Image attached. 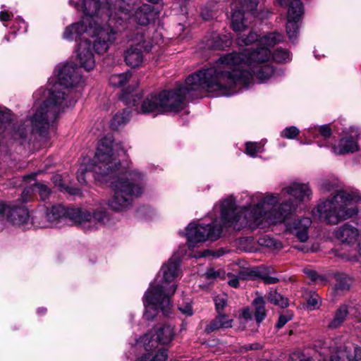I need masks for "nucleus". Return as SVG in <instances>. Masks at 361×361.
Masks as SVG:
<instances>
[{
  "label": "nucleus",
  "mask_w": 361,
  "mask_h": 361,
  "mask_svg": "<svg viewBox=\"0 0 361 361\" xmlns=\"http://www.w3.org/2000/svg\"><path fill=\"white\" fill-rule=\"evenodd\" d=\"M359 200L360 195L357 192L338 190L333 197L320 201L312 213L328 224L335 225L357 214V207L348 206Z\"/></svg>",
  "instance_id": "nucleus-9"
},
{
  "label": "nucleus",
  "mask_w": 361,
  "mask_h": 361,
  "mask_svg": "<svg viewBox=\"0 0 361 361\" xmlns=\"http://www.w3.org/2000/svg\"><path fill=\"white\" fill-rule=\"evenodd\" d=\"M8 209V206L5 204L0 202V214H3Z\"/></svg>",
  "instance_id": "nucleus-57"
},
{
  "label": "nucleus",
  "mask_w": 361,
  "mask_h": 361,
  "mask_svg": "<svg viewBox=\"0 0 361 361\" xmlns=\"http://www.w3.org/2000/svg\"><path fill=\"white\" fill-rule=\"evenodd\" d=\"M130 119V111L128 109L119 111L114 115L111 121V128L113 130H118L124 126Z\"/></svg>",
  "instance_id": "nucleus-24"
},
{
  "label": "nucleus",
  "mask_w": 361,
  "mask_h": 361,
  "mask_svg": "<svg viewBox=\"0 0 361 361\" xmlns=\"http://www.w3.org/2000/svg\"><path fill=\"white\" fill-rule=\"evenodd\" d=\"M243 317L245 319H251L252 318V313L249 309H245L243 311Z\"/></svg>",
  "instance_id": "nucleus-55"
},
{
  "label": "nucleus",
  "mask_w": 361,
  "mask_h": 361,
  "mask_svg": "<svg viewBox=\"0 0 361 361\" xmlns=\"http://www.w3.org/2000/svg\"><path fill=\"white\" fill-rule=\"evenodd\" d=\"M156 342L166 345L169 343L174 337L173 328L169 325L160 326L156 330Z\"/></svg>",
  "instance_id": "nucleus-23"
},
{
  "label": "nucleus",
  "mask_w": 361,
  "mask_h": 361,
  "mask_svg": "<svg viewBox=\"0 0 361 361\" xmlns=\"http://www.w3.org/2000/svg\"><path fill=\"white\" fill-rule=\"evenodd\" d=\"M297 249L302 251V252H306V250L303 248V247H296Z\"/></svg>",
  "instance_id": "nucleus-63"
},
{
  "label": "nucleus",
  "mask_w": 361,
  "mask_h": 361,
  "mask_svg": "<svg viewBox=\"0 0 361 361\" xmlns=\"http://www.w3.org/2000/svg\"><path fill=\"white\" fill-rule=\"evenodd\" d=\"M332 134V131L329 125H322L319 126L310 127L306 133L305 137L312 136L314 139L322 138L324 141H327Z\"/></svg>",
  "instance_id": "nucleus-22"
},
{
  "label": "nucleus",
  "mask_w": 361,
  "mask_h": 361,
  "mask_svg": "<svg viewBox=\"0 0 361 361\" xmlns=\"http://www.w3.org/2000/svg\"><path fill=\"white\" fill-rule=\"evenodd\" d=\"M153 341L151 340V336L149 334L145 335L143 337L140 338V342L144 343L145 345V349L147 350H149L150 348V346L149 345L150 342H152Z\"/></svg>",
  "instance_id": "nucleus-47"
},
{
  "label": "nucleus",
  "mask_w": 361,
  "mask_h": 361,
  "mask_svg": "<svg viewBox=\"0 0 361 361\" xmlns=\"http://www.w3.org/2000/svg\"><path fill=\"white\" fill-rule=\"evenodd\" d=\"M32 194H35V190H33V185L26 188L22 192L21 199L23 202H27L31 198Z\"/></svg>",
  "instance_id": "nucleus-43"
},
{
  "label": "nucleus",
  "mask_w": 361,
  "mask_h": 361,
  "mask_svg": "<svg viewBox=\"0 0 361 361\" xmlns=\"http://www.w3.org/2000/svg\"><path fill=\"white\" fill-rule=\"evenodd\" d=\"M271 58L277 63H286L290 61V52L283 49H277L274 53L271 56Z\"/></svg>",
  "instance_id": "nucleus-31"
},
{
  "label": "nucleus",
  "mask_w": 361,
  "mask_h": 361,
  "mask_svg": "<svg viewBox=\"0 0 361 361\" xmlns=\"http://www.w3.org/2000/svg\"><path fill=\"white\" fill-rule=\"evenodd\" d=\"M256 41L259 42L258 35L252 31H250L247 35H240L236 39V42L239 46L249 45Z\"/></svg>",
  "instance_id": "nucleus-30"
},
{
  "label": "nucleus",
  "mask_w": 361,
  "mask_h": 361,
  "mask_svg": "<svg viewBox=\"0 0 361 361\" xmlns=\"http://www.w3.org/2000/svg\"><path fill=\"white\" fill-rule=\"evenodd\" d=\"M116 4L119 8L118 9L115 8L117 16L113 23V27L117 29L118 31V26L121 25L123 22L128 20L130 19L140 25H147L149 23L150 20L154 19V13L149 5L145 4L140 6L135 11L132 17L129 9L125 7L126 4L124 1H118Z\"/></svg>",
  "instance_id": "nucleus-11"
},
{
  "label": "nucleus",
  "mask_w": 361,
  "mask_h": 361,
  "mask_svg": "<svg viewBox=\"0 0 361 361\" xmlns=\"http://www.w3.org/2000/svg\"><path fill=\"white\" fill-rule=\"evenodd\" d=\"M348 315V309L345 305H341L336 312L334 319L329 323V329H337L343 323Z\"/></svg>",
  "instance_id": "nucleus-25"
},
{
  "label": "nucleus",
  "mask_w": 361,
  "mask_h": 361,
  "mask_svg": "<svg viewBox=\"0 0 361 361\" xmlns=\"http://www.w3.org/2000/svg\"><path fill=\"white\" fill-rule=\"evenodd\" d=\"M82 80L80 68L72 63L63 66L59 71L58 81L48 90L40 89L35 94H42L44 99H37L35 111L17 128H11V113L7 109L0 107V134L5 137L10 136L20 145L29 142L33 136L38 135L47 137L50 126L58 115L66 107L75 105L78 97L71 87L79 85Z\"/></svg>",
  "instance_id": "nucleus-1"
},
{
  "label": "nucleus",
  "mask_w": 361,
  "mask_h": 361,
  "mask_svg": "<svg viewBox=\"0 0 361 361\" xmlns=\"http://www.w3.org/2000/svg\"><path fill=\"white\" fill-rule=\"evenodd\" d=\"M168 357L167 350L163 348L159 350L157 353L151 357L149 354L145 355L137 361H166Z\"/></svg>",
  "instance_id": "nucleus-33"
},
{
  "label": "nucleus",
  "mask_w": 361,
  "mask_h": 361,
  "mask_svg": "<svg viewBox=\"0 0 361 361\" xmlns=\"http://www.w3.org/2000/svg\"><path fill=\"white\" fill-rule=\"evenodd\" d=\"M176 4L180 6V10L183 13H186V6L189 0H176Z\"/></svg>",
  "instance_id": "nucleus-51"
},
{
  "label": "nucleus",
  "mask_w": 361,
  "mask_h": 361,
  "mask_svg": "<svg viewBox=\"0 0 361 361\" xmlns=\"http://www.w3.org/2000/svg\"><path fill=\"white\" fill-rule=\"evenodd\" d=\"M207 279H216L220 276V272L214 270V269H209L204 274Z\"/></svg>",
  "instance_id": "nucleus-46"
},
{
  "label": "nucleus",
  "mask_w": 361,
  "mask_h": 361,
  "mask_svg": "<svg viewBox=\"0 0 361 361\" xmlns=\"http://www.w3.org/2000/svg\"><path fill=\"white\" fill-rule=\"evenodd\" d=\"M305 274L313 281H317L319 278L317 272L313 270H307Z\"/></svg>",
  "instance_id": "nucleus-49"
},
{
  "label": "nucleus",
  "mask_w": 361,
  "mask_h": 361,
  "mask_svg": "<svg viewBox=\"0 0 361 361\" xmlns=\"http://www.w3.org/2000/svg\"><path fill=\"white\" fill-rule=\"evenodd\" d=\"M335 237L341 243L352 245L357 243L359 231L355 226L347 223L336 229Z\"/></svg>",
  "instance_id": "nucleus-16"
},
{
  "label": "nucleus",
  "mask_w": 361,
  "mask_h": 361,
  "mask_svg": "<svg viewBox=\"0 0 361 361\" xmlns=\"http://www.w3.org/2000/svg\"><path fill=\"white\" fill-rule=\"evenodd\" d=\"M85 172H86V169L81 168V169H80V170H78V171L77 173V179H78V182L81 184L86 183Z\"/></svg>",
  "instance_id": "nucleus-45"
},
{
  "label": "nucleus",
  "mask_w": 361,
  "mask_h": 361,
  "mask_svg": "<svg viewBox=\"0 0 361 361\" xmlns=\"http://www.w3.org/2000/svg\"><path fill=\"white\" fill-rule=\"evenodd\" d=\"M359 149L356 137L353 135L341 138L337 145L332 147L333 152L336 154L353 153Z\"/></svg>",
  "instance_id": "nucleus-19"
},
{
  "label": "nucleus",
  "mask_w": 361,
  "mask_h": 361,
  "mask_svg": "<svg viewBox=\"0 0 361 361\" xmlns=\"http://www.w3.org/2000/svg\"><path fill=\"white\" fill-rule=\"evenodd\" d=\"M283 41V35L277 32H270L259 39L258 44L260 46L255 50L248 49L242 52H232L228 54L238 56V61L233 66V71L229 70L224 73L225 76L231 75L238 81L233 85V90L240 88V86L247 87L253 80V74L260 82H264L272 77L275 73L274 68L267 64L271 59L270 47L275 46Z\"/></svg>",
  "instance_id": "nucleus-5"
},
{
  "label": "nucleus",
  "mask_w": 361,
  "mask_h": 361,
  "mask_svg": "<svg viewBox=\"0 0 361 361\" xmlns=\"http://www.w3.org/2000/svg\"><path fill=\"white\" fill-rule=\"evenodd\" d=\"M258 0H233L231 4V27L236 32H242L247 27L245 13L256 11Z\"/></svg>",
  "instance_id": "nucleus-12"
},
{
  "label": "nucleus",
  "mask_w": 361,
  "mask_h": 361,
  "mask_svg": "<svg viewBox=\"0 0 361 361\" xmlns=\"http://www.w3.org/2000/svg\"><path fill=\"white\" fill-rule=\"evenodd\" d=\"M300 133V130L295 126L286 128L281 133V136L287 139H294Z\"/></svg>",
  "instance_id": "nucleus-36"
},
{
  "label": "nucleus",
  "mask_w": 361,
  "mask_h": 361,
  "mask_svg": "<svg viewBox=\"0 0 361 361\" xmlns=\"http://www.w3.org/2000/svg\"><path fill=\"white\" fill-rule=\"evenodd\" d=\"M267 298L271 303L282 308L286 307L288 305L287 298L282 296L276 290H271L268 294Z\"/></svg>",
  "instance_id": "nucleus-29"
},
{
  "label": "nucleus",
  "mask_w": 361,
  "mask_h": 361,
  "mask_svg": "<svg viewBox=\"0 0 361 361\" xmlns=\"http://www.w3.org/2000/svg\"><path fill=\"white\" fill-rule=\"evenodd\" d=\"M281 6H288L286 32L288 38L294 41L298 34V22L303 14V5L300 0H277Z\"/></svg>",
  "instance_id": "nucleus-14"
},
{
  "label": "nucleus",
  "mask_w": 361,
  "mask_h": 361,
  "mask_svg": "<svg viewBox=\"0 0 361 361\" xmlns=\"http://www.w3.org/2000/svg\"><path fill=\"white\" fill-rule=\"evenodd\" d=\"M45 217L51 225L56 226L59 222L69 219L86 231L97 230L111 222L110 215L102 207L92 209H65L60 204L53 205L47 209Z\"/></svg>",
  "instance_id": "nucleus-8"
},
{
  "label": "nucleus",
  "mask_w": 361,
  "mask_h": 361,
  "mask_svg": "<svg viewBox=\"0 0 361 361\" xmlns=\"http://www.w3.org/2000/svg\"><path fill=\"white\" fill-rule=\"evenodd\" d=\"M164 288L165 286L161 284L150 286L145 292L143 303L145 308L144 317L147 320H152L157 315L159 310L165 316L171 314V296L175 293L176 286H171L162 294Z\"/></svg>",
  "instance_id": "nucleus-10"
},
{
  "label": "nucleus",
  "mask_w": 361,
  "mask_h": 361,
  "mask_svg": "<svg viewBox=\"0 0 361 361\" xmlns=\"http://www.w3.org/2000/svg\"><path fill=\"white\" fill-rule=\"evenodd\" d=\"M10 20V15L7 11L0 12V20L1 21H8Z\"/></svg>",
  "instance_id": "nucleus-53"
},
{
  "label": "nucleus",
  "mask_w": 361,
  "mask_h": 361,
  "mask_svg": "<svg viewBox=\"0 0 361 361\" xmlns=\"http://www.w3.org/2000/svg\"><path fill=\"white\" fill-rule=\"evenodd\" d=\"M221 216L219 220H215L211 224L206 226L196 225L195 223H190L186 228V237L189 247H193L196 243L204 242L208 239L215 240L218 239L224 228L237 229L233 225L229 224V221L237 219V218H243L245 210V206L236 207L235 200L233 196L228 197L220 203Z\"/></svg>",
  "instance_id": "nucleus-7"
},
{
  "label": "nucleus",
  "mask_w": 361,
  "mask_h": 361,
  "mask_svg": "<svg viewBox=\"0 0 361 361\" xmlns=\"http://www.w3.org/2000/svg\"><path fill=\"white\" fill-rule=\"evenodd\" d=\"M178 309L182 313L187 316H191L193 314L192 307L189 303H187L184 305H180Z\"/></svg>",
  "instance_id": "nucleus-44"
},
{
  "label": "nucleus",
  "mask_w": 361,
  "mask_h": 361,
  "mask_svg": "<svg viewBox=\"0 0 361 361\" xmlns=\"http://www.w3.org/2000/svg\"><path fill=\"white\" fill-rule=\"evenodd\" d=\"M307 308L314 310L318 309L321 305L319 296L314 292L311 293L306 299Z\"/></svg>",
  "instance_id": "nucleus-34"
},
{
  "label": "nucleus",
  "mask_w": 361,
  "mask_h": 361,
  "mask_svg": "<svg viewBox=\"0 0 361 361\" xmlns=\"http://www.w3.org/2000/svg\"><path fill=\"white\" fill-rule=\"evenodd\" d=\"M255 309L254 316L257 323L262 322L266 317L265 302L262 296L256 298L252 302Z\"/></svg>",
  "instance_id": "nucleus-26"
},
{
  "label": "nucleus",
  "mask_w": 361,
  "mask_h": 361,
  "mask_svg": "<svg viewBox=\"0 0 361 361\" xmlns=\"http://www.w3.org/2000/svg\"><path fill=\"white\" fill-rule=\"evenodd\" d=\"M52 180H53V183L59 186L60 188H63V184H62V178H61V176L59 175V174H56L55 176H54L52 177Z\"/></svg>",
  "instance_id": "nucleus-50"
},
{
  "label": "nucleus",
  "mask_w": 361,
  "mask_h": 361,
  "mask_svg": "<svg viewBox=\"0 0 361 361\" xmlns=\"http://www.w3.org/2000/svg\"><path fill=\"white\" fill-rule=\"evenodd\" d=\"M33 190H35V194H37L43 201L46 200L51 194L49 188L42 183H36L34 184Z\"/></svg>",
  "instance_id": "nucleus-32"
},
{
  "label": "nucleus",
  "mask_w": 361,
  "mask_h": 361,
  "mask_svg": "<svg viewBox=\"0 0 361 361\" xmlns=\"http://www.w3.org/2000/svg\"><path fill=\"white\" fill-rule=\"evenodd\" d=\"M148 1L152 3H157L159 1V0H148Z\"/></svg>",
  "instance_id": "nucleus-64"
},
{
  "label": "nucleus",
  "mask_w": 361,
  "mask_h": 361,
  "mask_svg": "<svg viewBox=\"0 0 361 361\" xmlns=\"http://www.w3.org/2000/svg\"><path fill=\"white\" fill-rule=\"evenodd\" d=\"M80 8L84 13L82 20L67 27L63 38L71 40L82 35L95 37L93 44L95 52L98 54H104L117 39L118 30L113 27V23L117 16L116 10L111 11L108 25L101 27L95 20L100 8L99 0H82Z\"/></svg>",
  "instance_id": "nucleus-6"
},
{
  "label": "nucleus",
  "mask_w": 361,
  "mask_h": 361,
  "mask_svg": "<svg viewBox=\"0 0 361 361\" xmlns=\"http://www.w3.org/2000/svg\"><path fill=\"white\" fill-rule=\"evenodd\" d=\"M47 309L46 308H44V307H40L37 310V313L38 314H40V313H44L46 312Z\"/></svg>",
  "instance_id": "nucleus-59"
},
{
  "label": "nucleus",
  "mask_w": 361,
  "mask_h": 361,
  "mask_svg": "<svg viewBox=\"0 0 361 361\" xmlns=\"http://www.w3.org/2000/svg\"><path fill=\"white\" fill-rule=\"evenodd\" d=\"M201 16L203 19L205 20H209L212 18V16L211 14H205L203 12L201 13Z\"/></svg>",
  "instance_id": "nucleus-58"
},
{
  "label": "nucleus",
  "mask_w": 361,
  "mask_h": 361,
  "mask_svg": "<svg viewBox=\"0 0 361 361\" xmlns=\"http://www.w3.org/2000/svg\"><path fill=\"white\" fill-rule=\"evenodd\" d=\"M228 284L233 288H237L239 285V280L238 279H233L229 280Z\"/></svg>",
  "instance_id": "nucleus-54"
},
{
  "label": "nucleus",
  "mask_w": 361,
  "mask_h": 361,
  "mask_svg": "<svg viewBox=\"0 0 361 361\" xmlns=\"http://www.w3.org/2000/svg\"><path fill=\"white\" fill-rule=\"evenodd\" d=\"M233 319L222 313H218L216 318L211 321L206 326L205 331L208 333L216 331L219 329H227L232 326Z\"/></svg>",
  "instance_id": "nucleus-21"
},
{
  "label": "nucleus",
  "mask_w": 361,
  "mask_h": 361,
  "mask_svg": "<svg viewBox=\"0 0 361 361\" xmlns=\"http://www.w3.org/2000/svg\"><path fill=\"white\" fill-rule=\"evenodd\" d=\"M238 59L235 54H224L213 66L189 75L184 85L178 84L172 90L148 95L141 104L140 111L142 114L178 112L183 108L187 96H200L203 90L225 96L233 94L236 92L233 85L238 79L231 75L225 76L224 73L234 70Z\"/></svg>",
  "instance_id": "nucleus-2"
},
{
  "label": "nucleus",
  "mask_w": 361,
  "mask_h": 361,
  "mask_svg": "<svg viewBox=\"0 0 361 361\" xmlns=\"http://www.w3.org/2000/svg\"><path fill=\"white\" fill-rule=\"evenodd\" d=\"M35 176H36V174H35V173H32V174H31V175H28V176H25V178H34Z\"/></svg>",
  "instance_id": "nucleus-60"
},
{
  "label": "nucleus",
  "mask_w": 361,
  "mask_h": 361,
  "mask_svg": "<svg viewBox=\"0 0 361 361\" xmlns=\"http://www.w3.org/2000/svg\"><path fill=\"white\" fill-rule=\"evenodd\" d=\"M281 195L290 198L279 204V195L271 192H256L248 196L243 218H237L229 224L243 229L255 228L264 221L271 224L284 222L296 214L299 205L311 201L313 192L308 183L293 181L281 188Z\"/></svg>",
  "instance_id": "nucleus-4"
},
{
  "label": "nucleus",
  "mask_w": 361,
  "mask_h": 361,
  "mask_svg": "<svg viewBox=\"0 0 361 361\" xmlns=\"http://www.w3.org/2000/svg\"><path fill=\"white\" fill-rule=\"evenodd\" d=\"M245 147L246 153L252 157H255L257 153L262 152V145L260 142H247Z\"/></svg>",
  "instance_id": "nucleus-35"
},
{
  "label": "nucleus",
  "mask_w": 361,
  "mask_h": 361,
  "mask_svg": "<svg viewBox=\"0 0 361 361\" xmlns=\"http://www.w3.org/2000/svg\"><path fill=\"white\" fill-rule=\"evenodd\" d=\"M231 44V39L229 36H216L214 39L208 44L209 47L217 49H224L226 47H229Z\"/></svg>",
  "instance_id": "nucleus-27"
},
{
  "label": "nucleus",
  "mask_w": 361,
  "mask_h": 361,
  "mask_svg": "<svg viewBox=\"0 0 361 361\" xmlns=\"http://www.w3.org/2000/svg\"><path fill=\"white\" fill-rule=\"evenodd\" d=\"M85 35H81V40L78 45L76 57L80 65L85 71H90L94 68L95 61L92 51L91 42L86 39ZM78 36L75 39L77 40ZM75 39V38L73 39Z\"/></svg>",
  "instance_id": "nucleus-15"
},
{
  "label": "nucleus",
  "mask_w": 361,
  "mask_h": 361,
  "mask_svg": "<svg viewBox=\"0 0 361 361\" xmlns=\"http://www.w3.org/2000/svg\"><path fill=\"white\" fill-rule=\"evenodd\" d=\"M130 78V73L128 72L113 74L109 78V84L111 86L119 87L123 86L127 82H128Z\"/></svg>",
  "instance_id": "nucleus-28"
},
{
  "label": "nucleus",
  "mask_w": 361,
  "mask_h": 361,
  "mask_svg": "<svg viewBox=\"0 0 361 361\" xmlns=\"http://www.w3.org/2000/svg\"><path fill=\"white\" fill-rule=\"evenodd\" d=\"M259 245H261L262 246H264V247H276V241L268 236V235H265L262 238H260L259 239Z\"/></svg>",
  "instance_id": "nucleus-39"
},
{
  "label": "nucleus",
  "mask_w": 361,
  "mask_h": 361,
  "mask_svg": "<svg viewBox=\"0 0 361 361\" xmlns=\"http://www.w3.org/2000/svg\"><path fill=\"white\" fill-rule=\"evenodd\" d=\"M214 302L217 313H221V311L227 305V296L226 295H218L214 298Z\"/></svg>",
  "instance_id": "nucleus-37"
},
{
  "label": "nucleus",
  "mask_w": 361,
  "mask_h": 361,
  "mask_svg": "<svg viewBox=\"0 0 361 361\" xmlns=\"http://www.w3.org/2000/svg\"><path fill=\"white\" fill-rule=\"evenodd\" d=\"M259 344L257 343H255V344H251V345H249L248 346H247L245 348L246 350H256V349H258L259 348Z\"/></svg>",
  "instance_id": "nucleus-56"
},
{
  "label": "nucleus",
  "mask_w": 361,
  "mask_h": 361,
  "mask_svg": "<svg viewBox=\"0 0 361 361\" xmlns=\"http://www.w3.org/2000/svg\"><path fill=\"white\" fill-rule=\"evenodd\" d=\"M317 144H318L319 147H322L323 146H327L328 145L327 143L322 144L319 141L317 142Z\"/></svg>",
  "instance_id": "nucleus-61"
},
{
  "label": "nucleus",
  "mask_w": 361,
  "mask_h": 361,
  "mask_svg": "<svg viewBox=\"0 0 361 361\" xmlns=\"http://www.w3.org/2000/svg\"><path fill=\"white\" fill-rule=\"evenodd\" d=\"M142 47L143 45L139 42L135 45H130L125 50L123 54L124 61L128 66L134 68L142 64L144 60Z\"/></svg>",
  "instance_id": "nucleus-17"
},
{
  "label": "nucleus",
  "mask_w": 361,
  "mask_h": 361,
  "mask_svg": "<svg viewBox=\"0 0 361 361\" xmlns=\"http://www.w3.org/2000/svg\"><path fill=\"white\" fill-rule=\"evenodd\" d=\"M311 224V219L304 217L292 222L289 225V230L300 242L305 243L309 238L307 230Z\"/></svg>",
  "instance_id": "nucleus-18"
},
{
  "label": "nucleus",
  "mask_w": 361,
  "mask_h": 361,
  "mask_svg": "<svg viewBox=\"0 0 361 361\" xmlns=\"http://www.w3.org/2000/svg\"><path fill=\"white\" fill-rule=\"evenodd\" d=\"M66 191L71 195H81V190L77 188L66 187Z\"/></svg>",
  "instance_id": "nucleus-48"
},
{
  "label": "nucleus",
  "mask_w": 361,
  "mask_h": 361,
  "mask_svg": "<svg viewBox=\"0 0 361 361\" xmlns=\"http://www.w3.org/2000/svg\"><path fill=\"white\" fill-rule=\"evenodd\" d=\"M264 281L267 284H274L277 283L279 281V279L276 277L268 276L264 279Z\"/></svg>",
  "instance_id": "nucleus-52"
},
{
  "label": "nucleus",
  "mask_w": 361,
  "mask_h": 361,
  "mask_svg": "<svg viewBox=\"0 0 361 361\" xmlns=\"http://www.w3.org/2000/svg\"><path fill=\"white\" fill-rule=\"evenodd\" d=\"M122 155H126L123 147L105 137L100 140L93 160L95 179L110 183L114 195L106 204L115 212L129 209L133 199L144 191V174L137 169L122 168L118 159Z\"/></svg>",
  "instance_id": "nucleus-3"
},
{
  "label": "nucleus",
  "mask_w": 361,
  "mask_h": 361,
  "mask_svg": "<svg viewBox=\"0 0 361 361\" xmlns=\"http://www.w3.org/2000/svg\"><path fill=\"white\" fill-rule=\"evenodd\" d=\"M186 250L185 249L181 250L180 252L175 253L162 266L161 269V272L162 273V278L161 280L158 281L157 279L154 283H152L150 286H157L159 284H161L165 288H163L162 294H164L165 290H167L169 288L173 286L177 288L175 283H171L174 279L178 276L179 274V267H180V258L185 255Z\"/></svg>",
  "instance_id": "nucleus-13"
},
{
  "label": "nucleus",
  "mask_w": 361,
  "mask_h": 361,
  "mask_svg": "<svg viewBox=\"0 0 361 361\" xmlns=\"http://www.w3.org/2000/svg\"><path fill=\"white\" fill-rule=\"evenodd\" d=\"M350 286V279L343 278V277H338V282L336 285V288L337 290H348Z\"/></svg>",
  "instance_id": "nucleus-41"
},
{
  "label": "nucleus",
  "mask_w": 361,
  "mask_h": 361,
  "mask_svg": "<svg viewBox=\"0 0 361 361\" xmlns=\"http://www.w3.org/2000/svg\"><path fill=\"white\" fill-rule=\"evenodd\" d=\"M358 248H359V250H358L359 253L361 255V242L358 245Z\"/></svg>",
  "instance_id": "nucleus-62"
},
{
  "label": "nucleus",
  "mask_w": 361,
  "mask_h": 361,
  "mask_svg": "<svg viewBox=\"0 0 361 361\" xmlns=\"http://www.w3.org/2000/svg\"><path fill=\"white\" fill-rule=\"evenodd\" d=\"M7 218L13 224L21 225L27 222L29 213L25 207H13L9 209Z\"/></svg>",
  "instance_id": "nucleus-20"
},
{
  "label": "nucleus",
  "mask_w": 361,
  "mask_h": 361,
  "mask_svg": "<svg viewBox=\"0 0 361 361\" xmlns=\"http://www.w3.org/2000/svg\"><path fill=\"white\" fill-rule=\"evenodd\" d=\"M336 188V183L329 180H324L320 185V190L324 192H329L334 191Z\"/></svg>",
  "instance_id": "nucleus-40"
},
{
  "label": "nucleus",
  "mask_w": 361,
  "mask_h": 361,
  "mask_svg": "<svg viewBox=\"0 0 361 361\" xmlns=\"http://www.w3.org/2000/svg\"><path fill=\"white\" fill-rule=\"evenodd\" d=\"M292 318L293 314L290 312H286V313L281 314L276 324V327L278 329L282 328L288 322L291 320Z\"/></svg>",
  "instance_id": "nucleus-38"
},
{
  "label": "nucleus",
  "mask_w": 361,
  "mask_h": 361,
  "mask_svg": "<svg viewBox=\"0 0 361 361\" xmlns=\"http://www.w3.org/2000/svg\"><path fill=\"white\" fill-rule=\"evenodd\" d=\"M225 253H226V250L224 248H219L216 250H207L204 252L202 256H204V257L212 256L214 258H217V257L222 256Z\"/></svg>",
  "instance_id": "nucleus-42"
}]
</instances>
